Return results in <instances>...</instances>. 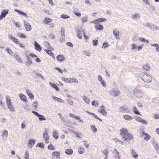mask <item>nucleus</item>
I'll list each match as a JSON object with an SVG mask.
<instances>
[{
	"instance_id": "37",
	"label": "nucleus",
	"mask_w": 159,
	"mask_h": 159,
	"mask_svg": "<svg viewBox=\"0 0 159 159\" xmlns=\"http://www.w3.org/2000/svg\"><path fill=\"white\" fill-rule=\"evenodd\" d=\"M103 153L105 156L104 159H107V155L109 153V151L107 149H106L103 151Z\"/></svg>"
},
{
	"instance_id": "44",
	"label": "nucleus",
	"mask_w": 159,
	"mask_h": 159,
	"mask_svg": "<svg viewBox=\"0 0 159 159\" xmlns=\"http://www.w3.org/2000/svg\"><path fill=\"white\" fill-rule=\"evenodd\" d=\"M6 51H7L8 54H10L11 55H12L13 54V52L12 50L9 48H6Z\"/></svg>"
},
{
	"instance_id": "16",
	"label": "nucleus",
	"mask_w": 159,
	"mask_h": 159,
	"mask_svg": "<svg viewBox=\"0 0 159 159\" xmlns=\"http://www.w3.org/2000/svg\"><path fill=\"white\" fill-rule=\"evenodd\" d=\"M35 142V141L33 139H30L28 143V146L29 148H31L32 146L34 145Z\"/></svg>"
},
{
	"instance_id": "19",
	"label": "nucleus",
	"mask_w": 159,
	"mask_h": 159,
	"mask_svg": "<svg viewBox=\"0 0 159 159\" xmlns=\"http://www.w3.org/2000/svg\"><path fill=\"white\" fill-rule=\"evenodd\" d=\"M143 70L146 71H150L151 69L150 66L148 64H146L142 66Z\"/></svg>"
},
{
	"instance_id": "14",
	"label": "nucleus",
	"mask_w": 159,
	"mask_h": 159,
	"mask_svg": "<svg viewBox=\"0 0 159 159\" xmlns=\"http://www.w3.org/2000/svg\"><path fill=\"white\" fill-rule=\"evenodd\" d=\"M57 61L59 62H62L64 61L65 59L66 58L64 56L62 55H58L57 57Z\"/></svg>"
},
{
	"instance_id": "45",
	"label": "nucleus",
	"mask_w": 159,
	"mask_h": 159,
	"mask_svg": "<svg viewBox=\"0 0 159 159\" xmlns=\"http://www.w3.org/2000/svg\"><path fill=\"white\" fill-rule=\"evenodd\" d=\"M92 105L93 106H94L95 107H98V103L96 101H93L92 102Z\"/></svg>"
},
{
	"instance_id": "3",
	"label": "nucleus",
	"mask_w": 159,
	"mask_h": 159,
	"mask_svg": "<svg viewBox=\"0 0 159 159\" xmlns=\"http://www.w3.org/2000/svg\"><path fill=\"white\" fill-rule=\"evenodd\" d=\"M6 103L7 107L9 110L11 111H13L15 110L14 108L11 104V102L10 98L8 96H6Z\"/></svg>"
},
{
	"instance_id": "22",
	"label": "nucleus",
	"mask_w": 159,
	"mask_h": 159,
	"mask_svg": "<svg viewBox=\"0 0 159 159\" xmlns=\"http://www.w3.org/2000/svg\"><path fill=\"white\" fill-rule=\"evenodd\" d=\"M43 22L47 25H48L52 21V19L47 17L45 18Z\"/></svg>"
},
{
	"instance_id": "38",
	"label": "nucleus",
	"mask_w": 159,
	"mask_h": 159,
	"mask_svg": "<svg viewBox=\"0 0 159 159\" xmlns=\"http://www.w3.org/2000/svg\"><path fill=\"white\" fill-rule=\"evenodd\" d=\"M133 111L134 114L137 115H141L139 112L137 110L136 107H134L133 108Z\"/></svg>"
},
{
	"instance_id": "46",
	"label": "nucleus",
	"mask_w": 159,
	"mask_h": 159,
	"mask_svg": "<svg viewBox=\"0 0 159 159\" xmlns=\"http://www.w3.org/2000/svg\"><path fill=\"white\" fill-rule=\"evenodd\" d=\"M108 45V43L107 41H105L103 43L102 48H105L107 47Z\"/></svg>"
},
{
	"instance_id": "58",
	"label": "nucleus",
	"mask_w": 159,
	"mask_h": 159,
	"mask_svg": "<svg viewBox=\"0 0 159 159\" xmlns=\"http://www.w3.org/2000/svg\"><path fill=\"white\" fill-rule=\"evenodd\" d=\"M48 148L51 150H54L55 149L54 148V147L52 145L50 144L48 146Z\"/></svg>"
},
{
	"instance_id": "39",
	"label": "nucleus",
	"mask_w": 159,
	"mask_h": 159,
	"mask_svg": "<svg viewBox=\"0 0 159 159\" xmlns=\"http://www.w3.org/2000/svg\"><path fill=\"white\" fill-rule=\"evenodd\" d=\"M29 154L28 151H26L25 153L24 158L25 159H29Z\"/></svg>"
},
{
	"instance_id": "12",
	"label": "nucleus",
	"mask_w": 159,
	"mask_h": 159,
	"mask_svg": "<svg viewBox=\"0 0 159 159\" xmlns=\"http://www.w3.org/2000/svg\"><path fill=\"white\" fill-rule=\"evenodd\" d=\"M141 16L138 12L134 13L132 14L131 18L133 20H137L140 18Z\"/></svg>"
},
{
	"instance_id": "57",
	"label": "nucleus",
	"mask_w": 159,
	"mask_h": 159,
	"mask_svg": "<svg viewBox=\"0 0 159 159\" xmlns=\"http://www.w3.org/2000/svg\"><path fill=\"white\" fill-rule=\"evenodd\" d=\"M35 75L38 77L41 78L42 79V80H44V77L41 74L37 73H35Z\"/></svg>"
},
{
	"instance_id": "50",
	"label": "nucleus",
	"mask_w": 159,
	"mask_h": 159,
	"mask_svg": "<svg viewBox=\"0 0 159 159\" xmlns=\"http://www.w3.org/2000/svg\"><path fill=\"white\" fill-rule=\"evenodd\" d=\"M93 44L94 46H97L98 44V39H94L92 41Z\"/></svg>"
},
{
	"instance_id": "11",
	"label": "nucleus",
	"mask_w": 159,
	"mask_h": 159,
	"mask_svg": "<svg viewBox=\"0 0 159 159\" xmlns=\"http://www.w3.org/2000/svg\"><path fill=\"white\" fill-rule=\"evenodd\" d=\"M76 33L77 37L80 39H82V35L85 34L84 30H80V29L77 30V31H76Z\"/></svg>"
},
{
	"instance_id": "27",
	"label": "nucleus",
	"mask_w": 159,
	"mask_h": 159,
	"mask_svg": "<svg viewBox=\"0 0 159 159\" xmlns=\"http://www.w3.org/2000/svg\"><path fill=\"white\" fill-rule=\"evenodd\" d=\"M15 11L17 12L19 14H21L22 15L24 16L25 17L27 18L28 17L27 16V15L26 13L22 12L21 11H20L19 10L16 9L15 10Z\"/></svg>"
},
{
	"instance_id": "29",
	"label": "nucleus",
	"mask_w": 159,
	"mask_h": 159,
	"mask_svg": "<svg viewBox=\"0 0 159 159\" xmlns=\"http://www.w3.org/2000/svg\"><path fill=\"white\" fill-rule=\"evenodd\" d=\"M52 98L53 99L56 101H59L61 102V103H64L65 102V101L64 100H63L61 98H58L54 96Z\"/></svg>"
},
{
	"instance_id": "54",
	"label": "nucleus",
	"mask_w": 159,
	"mask_h": 159,
	"mask_svg": "<svg viewBox=\"0 0 159 159\" xmlns=\"http://www.w3.org/2000/svg\"><path fill=\"white\" fill-rule=\"evenodd\" d=\"M61 17L64 19H67L70 18V16L65 14H62L61 16Z\"/></svg>"
},
{
	"instance_id": "1",
	"label": "nucleus",
	"mask_w": 159,
	"mask_h": 159,
	"mask_svg": "<svg viewBox=\"0 0 159 159\" xmlns=\"http://www.w3.org/2000/svg\"><path fill=\"white\" fill-rule=\"evenodd\" d=\"M120 134L122 137L124 138L129 143H130L133 139V137L132 134L124 128L120 129Z\"/></svg>"
},
{
	"instance_id": "31",
	"label": "nucleus",
	"mask_w": 159,
	"mask_h": 159,
	"mask_svg": "<svg viewBox=\"0 0 159 159\" xmlns=\"http://www.w3.org/2000/svg\"><path fill=\"white\" fill-rule=\"evenodd\" d=\"M52 135L56 139H58L59 138L58 133L56 130H54L53 131Z\"/></svg>"
},
{
	"instance_id": "60",
	"label": "nucleus",
	"mask_w": 159,
	"mask_h": 159,
	"mask_svg": "<svg viewBox=\"0 0 159 159\" xmlns=\"http://www.w3.org/2000/svg\"><path fill=\"white\" fill-rule=\"evenodd\" d=\"M18 36L22 38H25L26 36L23 34H18Z\"/></svg>"
},
{
	"instance_id": "36",
	"label": "nucleus",
	"mask_w": 159,
	"mask_h": 159,
	"mask_svg": "<svg viewBox=\"0 0 159 159\" xmlns=\"http://www.w3.org/2000/svg\"><path fill=\"white\" fill-rule=\"evenodd\" d=\"M52 155L53 156H57V159H60V153L57 152H54L52 153Z\"/></svg>"
},
{
	"instance_id": "51",
	"label": "nucleus",
	"mask_w": 159,
	"mask_h": 159,
	"mask_svg": "<svg viewBox=\"0 0 159 159\" xmlns=\"http://www.w3.org/2000/svg\"><path fill=\"white\" fill-rule=\"evenodd\" d=\"M91 129L92 130L93 132H96L97 131V129L94 125H93L91 126Z\"/></svg>"
},
{
	"instance_id": "43",
	"label": "nucleus",
	"mask_w": 159,
	"mask_h": 159,
	"mask_svg": "<svg viewBox=\"0 0 159 159\" xmlns=\"http://www.w3.org/2000/svg\"><path fill=\"white\" fill-rule=\"evenodd\" d=\"M32 63V61L31 60L27 61L25 62V64L27 66H29L31 65Z\"/></svg>"
},
{
	"instance_id": "7",
	"label": "nucleus",
	"mask_w": 159,
	"mask_h": 159,
	"mask_svg": "<svg viewBox=\"0 0 159 159\" xmlns=\"http://www.w3.org/2000/svg\"><path fill=\"white\" fill-rule=\"evenodd\" d=\"M143 46L140 45L137 46V44L135 43H132L131 45V49L132 50H136L138 49V51L141 50L143 48Z\"/></svg>"
},
{
	"instance_id": "53",
	"label": "nucleus",
	"mask_w": 159,
	"mask_h": 159,
	"mask_svg": "<svg viewBox=\"0 0 159 159\" xmlns=\"http://www.w3.org/2000/svg\"><path fill=\"white\" fill-rule=\"evenodd\" d=\"M78 83V81L75 78H70V82Z\"/></svg>"
},
{
	"instance_id": "35",
	"label": "nucleus",
	"mask_w": 159,
	"mask_h": 159,
	"mask_svg": "<svg viewBox=\"0 0 159 159\" xmlns=\"http://www.w3.org/2000/svg\"><path fill=\"white\" fill-rule=\"evenodd\" d=\"M88 17L87 16L82 17L81 19V20L82 23H85L87 21Z\"/></svg>"
},
{
	"instance_id": "42",
	"label": "nucleus",
	"mask_w": 159,
	"mask_h": 159,
	"mask_svg": "<svg viewBox=\"0 0 159 159\" xmlns=\"http://www.w3.org/2000/svg\"><path fill=\"white\" fill-rule=\"evenodd\" d=\"M85 150L84 148H80L78 149V152L80 154H83Z\"/></svg>"
},
{
	"instance_id": "62",
	"label": "nucleus",
	"mask_w": 159,
	"mask_h": 159,
	"mask_svg": "<svg viewBox=\"0 0 159 159\" xmlns=\"http://www.w3.org/2000/svg\"><path fill=\"white\" fill-rule=\"evenodd\" d=\"M84 53L85 55L88 57H90L91 56V53L89 51H85Z\"/></svg>"
},
{
	"instance_id": "18",
	"label": "nucleus",
	"mask_w": 159,
	"mask_h": 159,
	"mask_svg": "<svg viewBox=\"0 0 159 159\" xmlns=\"http://www.w3.org/2000/svg\"><path fill=\"white\" fill-rule=\"evenodd\" d=\"M120 112H125L126 113H129V109L127 107H121L120 108Z\"/></svg>"
},
{
	"instance_id": "56",
	"label": "nucleus",
	"mask_w": 159,
	"mask_h": 159,
	"mask_svg": "<svg viewBox=\"0 0 159 159\" xmlns=\"http://www.w3.org/2000/svg\"><path fill=\"white\" fill-rule=\"evenodd\" d=\"M99 22H105L107 20V19L103 18H101L98 19Z\"/></svg>"
},
{
	"instance_id": "8",
	"label": "nucleus",
	"mask_w": 159,
	"mask_h": 159,
	"mask_svg": "<svg viewBox=\"0 0 159 159\" xmlns=\"http://www.w3.org/2000/svg\"><path fill=\"white\" fill-rule=\"evenodd\" d=\"M9 10H3L1 12V14L0 15V20H2V19L5 18L6 16L8 14Z\"/></svg>"
},
{
	"instance_id": "9",
	"label": "nucleus",
	"mask_w": 159,
	"mask_h": 159,
	"mask_svg": "<svg viewBox=\"0 0 159 159\" xmlns=\"http://www.w3.org/2000/svg\"><path fill=\"white\" fill-rule=\"evenodd\" d=\"M98 111L102 114L103 116H105L107 114V112L105 110V107L104 106H101L98 110Z\"/></svg>"
},
{
	"instance_id": "55",
	"label": "nucleus",
	"mask_w": 159,
	"mask_h": 159,
	"mask_svg": "<svg viewBox=\"0 0 159 159\" xmlns=\"http://www.w3.org/2000/svg\"><path fill=\"white\" fill-rule=\"evenodd\" d=\"M74 133L75 134V136L76 137H78V138H81L82 136L81 135V134H80L79 133H77V132H74Z\"/></svg>"
},
{
	"instance_id": "17",
	"label": "nucleus",
	"mask_w": 159,
	"mask_h": 159,
	"mask_svg": "<svg viewBox=\"0 0 159 159\" xmlns=\"http://www.w3.org/2000/svg\"><path fill=\"white\" fill-rule=\"evenodd\" d=\"M8 37L9 39L12 40L13 42L16 44H17L19 43L18 39H17L13 37L11 35H8Z\"/></svg>"
},
{
	"instance_id": "33",
	"label": "nucleus",
	"mask_w": 159,
	"mask_h": 159,
	"mask_svg": "<svg viewBox=\"0 0 159 159\" xmlns=\"http://www.w3.org/2000/svg\"><path fill=\"white\" fill-rule=\"evenodd\" d=\"M8 133L7 130H3L2 133V136L7 137L8 136Z\"/></svg>"
},
{
	"instance_id": "61",
	"label": "nucleus",
	"mask_w": 159,
	"mask_h": 159,
	"mask_svg": "<svg viewBox=\"0 0 159 159\" xmlns=\"http://www.w3.org/2000/svg\"><path fill=\"white\" fill-rule=\"evenodd\" d=\"M62 80L66 82L70 83V78H67L64 77L62 78Z\"/></svg>"
},
{
	"instance_id": "26",
	"label": "nucleus",
	"mask_w": 159,
	"mask_h": 159,
	"mask_svg": "<svg viewBox=\"0 0 159 159\" xmlns=\"http://www.w3.org/2000/svg\"><path fill=\"white\" fill-rule=\"evenodd\" d=\"M73 150L71 149H67L65 151V153L68 155H71L73 153Z\"/></svg>"
},
{
	"instance_id": "47",
	"label": "nucleus",
	"mask_w": 159,
	"mask_h": 159,
	"mask_svg": "<svg viewBox=\"0 0 159 159\" xmlns=\"http://www.w3.org/2000/svg\"><path fill=\"white\" fill-rule=\"evenodd\" d=\"M37 146L40 147L42 148H44V146L43 143H38L37 145Z\"/></svg>"
},
{
	"instance_id": "20",
	"label": "nucleus",
	"mask_w": 159,
	"mask_h": 159,
	"mask_svg": "<svg viewBox=\"0 0 159 159\" xmlns=\"http://www.w3.org/2000/svg\"><path fill=\"white\" fill-rule=\"evenodd\" d=\"M19 97L20 99L24 102H27V98L26 96L23 94H20L19 95Z\"/></svg>"
},
{
	"instance_id": "24",
	"label": "nucleus",
	"mask_w": 159,
	"mask_h": 159,
	"mask_svg": "<svg viewBox=\"0 0 159 159\" xmlns=\"http://www.w3.org/2000/svg\"><path fill=\"white\" fill-rule=\"evenodd\" d=\"M143 136H144V139L146 141L148 140L151 137L150 135L146 133H144V134Z\"/></svg>"
},
{
	"instance_id": "21",
	"label": "nucleus",
	"mask_w": 159,
	"mask_h": 159,
	"mask_svg": "<svg viewBox=\"0 0 159 159\" xmlns=\"http://www.w3.org/2000/svg\"><path fill=\"white\" fill-rule=\"evenodd\" d=\"M124 119L127 120H131L133 119L132 116L128 115H125L123 116Z\"/></svg>"
},
{
	"instance_id": "34",
	"label": "nucleus",
	"mask_w": 159,
	"mask_h": 159,
	"mask_svg": "<svg viewBox=\"0 0 159 159\" xmlns=\"http://www.w3.org/2000/svg\"><path fill=\"white\" fill-rule=\"evenodd\" d=\"M83 99L84 102L87 104H89L90 103V100L87 97L84 96L83 97Z\"/></svg>"
},
{
	"instance_id": "6",
	"label": "nucleus",
	"mask_w": 159,
	"mask_h": 159,
	"mask_svg": "<svg viewBox=\"0 0 159 159\" xmlns=\"http://www.w3.org/2000/svg\"><path fill=\"white\" fill-rule=\"evenodd\" d=\"M32 112L38 117V118L40 121L46 120V119L43 115L39 114L38 112L34 111H33Z\"/></svg>"
},
{
	"instance_id": "13",
	"label": "nucleus",
	"mask_w": 159,
	"mask_h": 159,
	"mask_svg": "<svg viewBox=\"0 0 159 159\" xmlns=\"http://www.w3.org/2000/svg\"><path fill=\"white\" fill-rule=\"evenodd\" d=\"M24 26L25 27L26 31H30L31 29V26L30 24L28 22L24 21Z\"/></svg>"
},
{
	"instance_id": "48",
	"label": "nucleus",
	"mask_w": 159,
	"mask_h": 159,
	"mask_svg": "<svg viewBox=\"0 0 159 159\" xmlns=\"http://www.w3.org/2000/svg\"><path fill=\"white\" fill-rule=\"evenodd\" d=\"M67 102L68 104L70 106H72L73 104V101L71 99H69L67 100Z\"/></svg>"
},
{
	"instance_id": "28",
	"label": "nucleus",
	"mask_w": 159,
	"mask_h": 159,
	"mask_svg": "<svg viewBox=\"0 0 159 159\" xmlns=\"http://www.w3.org/2000/svg\"><path fill=\"white\" fill-rule=\"evenodd\" d=\"M96 30L99 31H101L103 30V27L102 26L100 25H97L95 26Z\"/></svg>"
},
{
	"instance_id": "5",
	"label": "nucleus",
	"mask_w": 159,
	"mask_h": 159,
	"mask_svg": "<svg viewBox=\"0 0 159 159\" xmlns=\"http://www.w3.org/2000/svg\"><path fill=\"white\" fill-rule=\"evenodd\" d=\"M110 93L111 95L115 97L119 96L120 94V92L118 89L116 88L111 89L110 91Z\"/></svg>"
},
{
	"instance_id": "4",
	"label": "nucleus",
	"mask_w": 159,
	"mask_h": 159,
	"mask_svg": "<svg viewBox=\"0 0 159 159\" xmlns=\"http://www.w3.org/2000/svg\"><path fill=\"white\" fill-rule=\"evenodd\" d=\"M134 95L138 98H142L143 95V93L142 90L136 89L134 91Z\"/></svg>"
},
{
	"instance_id": "64",
	"label": "nucleus",
	"mask_w": 159,
	"mask_h": 159,
	"mask_svg": "<svg viewBox=\"0 0 159 159\" xmlns=\"http://www.w3.org/2000/svg\"><path fill=\"white\" fill-rule=\"evenodd\" d=\"M154 118L155 119H159V114H156L154 116Z\"/></svg>"
},
{
	"instance_id": "23",
	"label": "nucleus",
	"mask_w": 159,
	"mask_h": 159,
	"mask_svg": "<svg viewBox=\"0 0 159 159\" xmlns=\"http://www.w3.org/2000/svg\"><path fill=\"white\" fill-rule=\"evenodd\" d=\"M49 84L52 87L54 88L56 91H58L59 90V88L55 84L50 82Z\"/></svg>"
},
{
	"instance_id": "63",
	"label": "nucleus",
	"mask_w": 159,
	"mask_h": 159,
	"mask_svg": "<svg viewBox=\"0 0 159 159\" xmlns=\"http://www.w3.org/2000/svg\"><path fill=\"white\" fill-rule=\"evenodd\" d=\"M136 120L139 122H141L143 119H142L141 117L138 116L136 118Z\"/></svg>"
},
{
	"instance_id": "25",
	"label": "nucleus",
	"mask_w": 159,
	"mask_h": 159,
	"mask_svg": "<svg viewBox=\"0 0 159 159\" xmlns=\"http://www.w3.org/2000/svg\"><path fill=\"white\" fill-rule=\"evenodd\" d=\"M113 34L116 39H119V32H118L117 30H114L113 31Z\"/></svg>"
},
{
	"instance_id": "59",
	"label": "nucleus",
	"mask_w": 159,
	"mask_h": 159,
	"mask_svg": "<svg viewBox=\"0 0 159 159\" xmlns=\"http://www.w3.org/2000/svg\"><path fill=\"white\" fill-rule=\"evenodd\" d=\"M14 57L19 62H21V60L20 58L18 57L17 55H16L14 56Z\"/></svg>"
},
{
	"instance_id": "49",
	"label": "nucleus",
	"mask_w": 159,
	"mask_h": 159,
	"mask_svg": "<svg viewBox=\"0 0 159 159\" xmlns=\"http://www.w3.org/2000/svg\"><path fill=\"white\" fill-rule=\"evenodd\" d=\"M44 51L49 56H51V54L52 53V52L51 51L45 49Z\"/></svg>"
},
{
	"instance_id": "15",
	"label": "nucleus",
	"mask_w": 159,
	"mask_h": 159,
	"mask_svg": "<svg viewBox=\"0 0 159 159\" xmlns=\"http://www.w3.org/2000/svg\"><path fill=\"white\" fill-rule=\"evenodd\" d=\"M45 133L43 134V137L44 140H45V142L46 143H48L49 142V138L48 134L46 133V130H45Z\"/></svg>"
},
{
	"instance_id": "52",
	"label": "nucleus",
	"mask_w": 159,
	"mask_h": 159,
	"mask_svg": "<svg viewBox=\"0 0 159 159\" xmlns=\"http://www.w3.org/2000/svg\"><path fill=\"white\" fill-rule=\"evenodd\" d=\"M102 86L104 87H106L107 86V84L106 82L104 80H101L100 82Z\"/></svg>"
},
{
	"instance_id": "32",
	"label": "nucleus",
	"mask_w": 159,
	"mask_h": 159,
	"mask_svg": "<svg viewBox=\"0 0 159 159\" xmlns=\"http://www.w3.org/2000/svg\"><path fill=\"white\" fill-rule=\"evenodd\" d=\"M151 46L156 47V50L157 52H159V45L157 43H153L151 45Z\"/></svg>"
},
{
	"instance_id": "10",
	"label": "nucleus",
	"mask_w": 159,
	"mask_h": 159,
	"mask_svg": "<svg viewBox=\"0 0 159 159\" xmlns=\"http://www.w3.org/2000/svg\"><path fill=\"white\" fill-rule=\"evenodd\" d=\"M34 48L36 51L40 52L42 50V47L36 41L34 42Z\"/></svg>"
},
{
	"instance_id": "41",
	"label": "nucleus",
	"mask_w": 159,
	"mask_h": 159,
	"mask_svg": "<svg viewBox=\"0 0 159 159\" xmlns=\"http://www.w3.org/2000/svg\"><path fill=\"white\" fill-rule=\"evenodd\" d=\"M65 29L63 28H61V37H65Z\"/></svg>"
},
{
	"instance_id": "2",
	"label": "nucleus",
	"mask_w": 159,
	"mask_h": 159,
	"mask_svg": "<svg viewBox=\"0 0 159 159\" xmlns=\"http://www.w3.org/2000/svg\"><path fill=\"white\" fill-rule=\"evenodd\" d=\"M139 77L145 82H150L152 81V77L148 74L145 72H142L139 74Z\"/></svg>"
},
{
	"instance_id": "40",
	"label": "nucleus",
	"mask_w": 159,
	"mask_h": 159,
	"mask_svg": "<svg viewBox=\"0 0 159 159\" xmlns=\"http://www.w3.org/2000/svg\"><path fill=\"white\" fill-rule=\"evenodd\" d=\"M132 154L133 157L135 158H137L138 157V155L133 150L132 151Z\"/></svg>"
},
{
	"instance_id": "30",
	"label": "nucleus",
	"mask_w": 159,
	"mask_h": 159,
	"mask_svg": "<svg viewBox=\"0 0 159 159\" xmlns=\"http://www.w3.org/2000/svg\"><path fill=\"white\" fill-rule=\"evenodd\" d=\"M65 123L66 126L70 128L72 127V122L71 120H66Z\"/></svg>"
}]
</instances>
